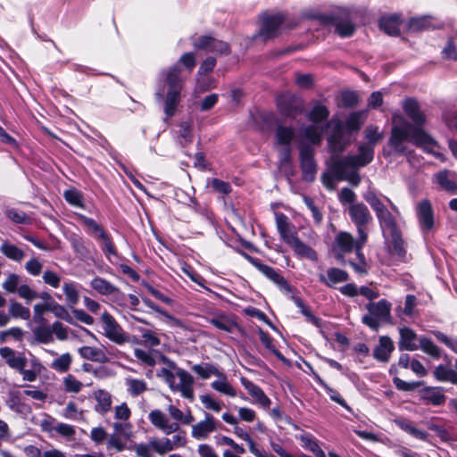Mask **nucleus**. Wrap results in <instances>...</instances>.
Wrapping results in <instances>:
<instances>
[{"mask_svg": "<svg viewBox=\"0 0 457 457\" xmlns=\"http://www.w3.org/2000/svg\"><path fill=\"white\" fill-rule=\"evenodd\" d=\"M436 182L445 191L452 194L457 193V183L449 179L447 170H441L435 175Z\"/></svg>", "mask_w": 457, "mask_h": 457, "instance_id": "nucleus-42", "label": "nucleus"}, {"mask_svg": "<svg viewBox=\"0 0 457 457\" xmlns=\"http://www.w3.org/2000/svg\"><path fill=\"white\" fill-rule=\"evenodd\" d=\"M359 103V96L354 91L345 90L341 93V105L345 108H353Z\"/></svg>", "mask_w": 457, "mask_h": 457, "instance_id": "nucleus-61", "label": "nucleus"}, {"mask_svg": "<svg viewBox=\"0 0 457 457\" xmlns=\"http://www.w3.org/2000/svg\"><path fill=\"white\" fill-rule=\"evenodd\" d=\"M211 187L215 192L222 194L224 195H228L232 192V187L228 182H226L217 178H213L212 179Z\"/></svg>", "mask_w": 457, "mask_h": 457, "instance_id": "nucleus-64", "label": "nucleus"}, {"mask_svg": "<svg viewBox=\"0 0 457 457\" xmlns=\"http://www.w3.org/2000/svg\"><path fill=\"white\" fill-rule=\"evenodd\" d=\"M210 323L212 325H213L215 328H217L218 329L226 331L228 333H232L235 328H237L240 332H242L244 330L240 325H238L236 321L228 319L225 315L212 318L210 320Z\"/></svg>", "mask_w": 457, "mask_h": 457, "instance_id": "nucleus-33", "label": "nucleus"}, {"mask_svg": "<svg viewBox=\"0 0 457 457\" xmlns=\"http://www.w3.org/2000/svg\"><path fill=\"white\" fill-rule=\"evenodd\" d=\"M97 404L95 407L96 411L104 414L111 410V395L104 390H99L96 395Z\"/></svg>", "mask_w": 457, "mask_h": 457, "instance_id": "nucleus-47", "label": "nucleus"}, {"mask_svg": "<svg viewBox=\"0 0 457 457\" xmlns=\"http://www.w3.org/2000/svg\"><path fill=\"white\" fill-rule=\"evenodd\" d=\"M410 128H411V123L407 120H403L401 124L392 127L387 144L397 155H405L407 154V147L404 143L410 141Z\"/></svg>", "mask_w": 457, "mask_h": 457, "instance_id": "nucleus-12", "label": "nucleus"}, {"mask_svg": "<svg viewBox=\"0 0 457 457\" xmlns=\"http://www.w3.org/2000/svg\"><path fill=\"white\" fill-rule=\"evenodd\" d=\"M403 109L405 114L411 120L415 125H424L426 122V116L420 111L418 101L414 98H407L403 104Z\"/></svg>", "mask_w": 457, "mask_h": 457, "instance_id": "nucleus-27", "label": "nucleus"}, {"mask_svg": "<svg viewBox=\"0 0 457 457\" xmlns=\"http://www.w3.org/2000/svg\"><path fill=\"white\" fill-rule=\"evenodd\" d=\"M129 392L132 396H137L144 393L147 387L143 379L131 378L128 381Z\"/></svg>", "mask_w": 457, "mask_h": 457, "instance_id": "nucleus-62", "label": "nucleus"}, {"mask_svg": "<svg viewBox=\"0 0 457 457\" xmlns=\"http://www.w3.org/2000/svg\"><path fill=\"white\" fill-rule=\"evenodd\" d=\"M0 356L4 359L6 364L12 370L22 375L24 381L34 382L37 380L40 372L37 370H26L28 359L22 353H17L11 347L4 346L0 348Z\"/></svg>", "mask_w": 457, "mask_h": 457, "instance_id": "nucleus-6", "label": "nucleus"}, {"mask_svg": "<svg viewBox=\"0 0 457 457\" xmlns=\"http://www.w3.org/2000/svg\"><path fill=\"white\" fill-rule=\"evenodd\" d=\"M237 252L262 275L273 282L281 292L293 294L290 299L300 309L301 313L305 317L307 322L312 323L316 328L322 327V320L312 313L311 307L306 305L300 296L294 295L295 292H298L297 288L293 287L278 270L268 264L262 263L261 260L246 253L243 250H238Z\"/></svg>", "mask_w": 457, "mask_h": 457, "instance_id": "nucleus-1", "label": "nucleus"}, {"mask_svg": "<svg viewBox=\"0 0 457 457\" xmlns=\"http://www.w3.org/2000/svg\"><path fill=\"white\" fill-rule=\"evenodd\" d=\"M34 335L39 343L48 344L53 341V331L49 327L38 326L34 329Z\"/></svg>", "mask_w": 457, "mask_h": 457, "instance_id": "nucleus-59", "label": "nucleus"}, {"mask_svg": "<svg viewBox=\"0 0 457 457\" xmlns=\"http://www.w3.org/2000/svg\"><path fill=\"white\" fill-rule=\"evenodd\" d=\"M9 314L14 319L21 318L22 320H29L30 318L29 309L15 301L11 302L10 303Z\"/></svg>", "mask_w": 457, "mask_h": 457, "instance_id": "nucleus-53", "label": "nucleus"}, {"mask_svg": "<svg viewBox=\"0 0 457 457\" xmlns=\"http://www.w3.org/2000/svg\"><path fill=\"white\" fill-rule=\"evenodd\" d=\"M71 245L74 253L80 258L84 259L89 255V249L85 244L84 239L79 236H74L71 239Z\"/></svg>", "mask_w": 457, "mask_h": 457, "instance_id": "nucleus-54", "label": "nucleus"}, {"mask_svg": "<svg viewBox=\"0 0 457 457\" xmlns=\"http://www.w3.org/2000/svg\"><path fill=\"white\" fill-rule=\"evenodd\" d=\"M440 26L435 23V19L430 15L411 17L406 23V30L411 33L435 30Z\"/></svg>", "mask_w": 457, "mask_h": 457, "instance_id": "nucleus-21", "label": "nucleus"}, {"mask_svg": "<svg viewBox=\"0 0 457 457\" xmlns=\"http://www.w3.org/2000/svg\"><path fill=\"white\" fill-rule=\"evenodd\" d=\"M192 46L196 51H205L215 53L220 55H228L231 54V47L226 41L220 40L212 35H201L192 42Z\"/></svg>", "mask_w": 457, "mask_h": 457, "instance_id": "nucleus-11", "label": "nucleus"}, {"mask_svg": "<svg viewBox=\"0 0 457 457\" xmlns=\"http://www.w3.org/2000/svg\"><path fill=\"white\" fill-rule=\"evenodd\" d=\"M329 110L326 105L317 103L308 113L307 118L313 123H320L327 120L329 117Z\"/></svg>", "mask_w": 457, "mask_h": 457, "instance_id": "nucleus-41", "label": "nucleus"}, {"mask_svg": "<svg viewBox=\"0 0 457 457\" xmlns=\"http://www.w3.org/2000/svg\"><path fill=\"white\" fill-rule=\"evenodd\" d=\"M258 334H259V338H260L261 342L264 345V346L268 350H270L278 360H280L282 361H287L286 357L274 345V339L271 337V336L268 332H266L262 328H259Z\"/></svg>", "mask_w": 457, "mask_h": 457, "instance_id": "nucleus-44", "label": "nucleus"}, {"mask_svg": "<svg viewBox=\"0 0 457 457\" xmlns=\"http://www.w3.org/2000/svg\"><path fill=\"white\" fill-rule=\"evenodd\" d=\"M411 360L412 359H411L410 354L402 353L398 359V361L391 364L389 368L388 373L390 376H393V383L396 389L399 391L410 392L424 385V381L406 382L397 376L399 373V369L411 368Z\"/></svg>", "mask_w": 457, "mask_h": 457, "instance_id": "nucleus-10", "label": "nucleus"}, {"mask_svg": "<svg viewBox=\"0 0 457 457\" xmlns=\"http://www.w3.org/2000/svg\"><path fill=\"white\" fill-rule=\"evenodd\" d=\"M390 236L393 253L397 256L400 262H404L407 251L400 228L390 231Z\"/></svg>", "mask_w": 457, "mask_h": 457, "instance_id": "nucleus-31", "label": "nucleus"}, {"mask_svg": "<svg viewBox=\"0 0 457 457\" xmlns=\"http://www.w3.org/2000/svg\"><path fill=\"white\" fill-rule=\"evenodd\" d=\"M180 70L177 64L171 66L165 78V82L168 86V91L181 92L182 82L179 79Z\"/></svg>", "mask_w": 457, "mask_h": 457, "instance_id": "nucleus-35", "label": "nucleus"}, {"mask_svg": "<svg viewBox=\"0 0 457 457\" xmlns=\"http://www.w3.org/2000/svg\"><path fill=\"white\" fill-rule=\"evenodd\" d=\"M300 168L302 179L306 182H312L317 172V164L314 159V149L309 144L299 146Z\"/></svg>", "mask_w": 457, "mask_h": 457, "instance_id": "nucleus-14", "label": "nucleus"}, {"mask_svg": "<svg viewBox=\"0 0 457 457\" xmlns=\"http://www.w3.org/2000/svg\"><path fill=\"white\" fill-rule=\"evenodd\" d=\"M328 151L335 158H338L345 148L349 145V140L345 139L343 122L338 120L332 133L328 137ZM334 158V156L332 157Z\"/></svg>", "mask_w": 457, "mask_h": 457, "instance_id": "nucleus-15", "label": "nucleus"}, {"mask_svg": "<svg viewBox=\"0 0 457 457\" xmlns=\"http://www.w3.org/2000/svg\"><path fill=\"white\" fill-rule=\"evenodd\" d=\"M63 293L66 296L67 303L72 308L79 301V292L74 283H64L62 287Z\"/></svg>", "mask_w": 457, "mask_h": 457, "instance_id": "nucleus-56", "label": "nucleus"}, {"mask_svg": "<svg viewBox=\"0 0 457 457\" xmlns=\"http://www.w3.org/2000/svg\"><path fill=\"white\" fill-rule=\"evenodd\" d=\"M104 325V336L112 342L121 345L129 342V335L124 332L120 325L114 317L107 311H104L101 316Z\"/></svg>", "mask_w": 457, "mask_h": 457, "instance_id": "nucleus-13", "label": "nucleus"}, {"mask_svg": "<svg viewBox=\"0 0 457 457\" xmlns=\"http://www.w3.org/2000/svg\"><path fill=\"white\" fill-rule=\"evenodd\" d=\"M395 349V344L390 337L380 336L378 344L373 349V358L379 362L386 363L389 361Z\"/></svg>", "mask_w": 457, "mask_h": 457, "instance_id": "nucleus-19", "label": "nucleus"}, {"mask_svg": "<svg viewBox=\"0 0 457 457\" xmlns=\"http://www.w3.org/2000/svg\"><path fill=\"white\" fill-rule=\"evenodd\" d=\"M148 419L152 425L161 430L164 429L168 421L166 415L159 409L151 411L148 415Z\"/></svg>", "mask_w": 457, "mask_h": 457, "instance_id": "nucleus-58", "label": "nucleus"}, {"mask_svg": "<svg viewBox=\"0 0 457 457\" xmlns=\"http://www.w3.org/2000/svg\"><path fill=\"white\" fill-rule=\"evenodd\" d=\"M162 361L169 368H162L161 373L172 391H179L181 395L190 401L194 400L193 377L185 370L178 368L176 363L162 355Z\"/></svg>", "mask_w": 457, "mask_h": 457, "instance_id": "nucleus-3", "label": "nucleus"}, {"mask_svg": "<svg viewBox=\"0 0 457 457\" xmlns=\"http://www.w3.org/2000/svg\"><path fill=\"white\" fill-rule=\"evenodd\" d=\"M71 362V354L70 353H65L53 361L51 368L59 373H64L70 370Z\"/></svg>", "mask_w": 457, "mask_h": 457, "instance_id": "nucleus-49", "label": "nucleus"}, {"mask_svg": "<svg viewBox=\"0 0 457 457\" xmlns=\"http://www.w3.org/2000/svg\"><path fill=\"white\" fill-rule=\"evenodd\" d=\"M382 134L378 131V127L377 126H368L365 129V138L368 140V144H365L366 145H369L374 149V145L378 143L382 138Z\"/></svg>", "mask_w": 457, "mask_h": 457, "instance_id": "nucleus-60", "label": "nucleus"}, {"mask_svg": "<svg viewBox=\"0 0 457 457\" xmlns=\"http://www.w3.org/2000/svg\"><path fill=\"white\" fill-rule=\"evenodd\" d=\"M377 219L381 227L385 226L389 229V231H393L395 229L399 228L397 226V222L394 215L384 206L382 209L376 212Z\"/></svg>", "mask_w": 457, "mask_h": 457, "instance_id": "nucleus-43", "label": "nucleus"}, {"mask_svg": "<svg viewBox=\"0 0 457 457\" xmlns=\"http://www.w3.org/2000/svg\"><path fill=\"white\" fill-rule=\"evenodd\" d=\"M312 17V19L318 21L322 26H335V32L343 38L352 37L356 30V26L354 23H353L350 20H345L338 14L317 13Z\"/></svg>", "mask_w": 457, "mask_h": 457, "instance_id": "nucleus-8", "label": "nucleus"}, {"mask_svg": "<svg viewBox=\"0 0 457 457\" xmlns=\"http://www.w3.org/2000/svg\"><path fill=\"white\" fill-rule=\"evenodd\" d=\"M223 378L222 381L215 380L213 381L211 386L212 387L226 395H228L230 397H235L237 395L236 389L227 381L226 376L222 373L220 376Z\"/></svg>", "mask_w": 457, "mask_h": 457, "instance_id": "nucleus-52", "label": "nucleus"}, {"mask_svg": "<svg viewBox=\"0 0 457 457\" xmlns=\"http://www.w3.org/2000/svg\"><path fill=\"white\" fill-rule=\"evenodd\" d=\"M240 382L247 393L253 397L254 402L260 404L264 409H269L271 404V400L265 394L261 386L254 384L253 381L245 377L240 378Z\"/></svg>", "mask_w": 457, "mask_h": 457, "instance_id": "nucleus-18", "label": "nucleus"}, {"mask_svg": "<svg viewBox=\"0 0 457 457\" xmlns=\"http://www.w3.org/2000/svg\"><path fill=\"white\" fill-rule=\"evenodd\" d=\"M417 333L409 327L399 328L398 349L400 351H416L419 349L416 341H419Z\"/></svg>", "mask_w": 457, "mask_h": 457, "instance_id": "nucleus-23", "label": "nucleus"}, {"mask_svg": "<svg viewBox=\"0 0 457 457\" xmlns=\"http://www.w3.org/2000/svg\"><path fill=\"white\" fill-rule=\"evenodd\" d=\"M51 312L54 314L55 317L66 321L69 324L74 325L75 322L73 318L71 316L69 312L63 305L59 304L58 303L52 301L51 302Z\"/></svg>", "mask_w": 457, "mask_h": 457, "instance_id": "nucleus-57", "label": "nucleus"}, {"mask_svg": "<svg viewBox=\"0 0 457 457\" xmlns=\"http://www.w3.org/2000/svg\"><path fill=\"white\" fill-rule=\"evenodd\" d=\"M78 353L81 358L87 361L99 363H106L109 361L106 353L100 348L84 345L78 349Z\"/></svg>", "mask_w": 457, "mask_h": 457, "instance_id": "nucleus-30", "label": "nucleus"}, {"mask_svg": "<svg viewBox=\"0 0 457 457\" xmlns=\"http://www.w3.org/2000/svg\"><path fill=\"white\" fill-rule=\"evenodd\" d=\"M180 93L177 91H167L165 103H164V112L167 118H171L175 115L177 107L180 102Z\"/></svg>", "mask_w": 457, "mask_h": 457, "instance_id": "nucleus-38", "label": "nucleus"}, {"mask_svg": "<svg viewBox=\"0 0 457 457\" xmlns=\"http://www.w3.org/2000/svg\"><path fill=\"white\" fill-rule=\"evenodd\" d=\"M147 445L160 455H164L166 453L170 452L176 448L174 443L166 437L163 438L162 441L153 438L148 442Z\"/></svg>", "mask_w": 457, "mask_h": 457, "instance_id": "nucleus-46", "label": "nucleus"}, {"mask_svg": "<svg viewBox=\"0 0 457 457\" xmlns=\"http://www.w3.org/2000/svg\"><path fill=\"white\" fill-rule=\"evenodd\" d=\"M348 213L356 228L367 227L373 220L370 210L363 203L351 204L348 208Z\"/></svg>", "mask_w": 457, "mask_h": 457, "instance_id": "nucleus-17", "label": "nucleus"}, {"mask_svg": "<svg viewBox=\"0 0 457 457\" xmlns=\"http://www.w3.org/2000/svg\"><path fill=\"white\" fill-rule=\"evenodd\" d=\"M193 372L202 379H208L211 376H221L222 373L212 363L202 362L191 367Z\"/></svg>", "mask_w": 457, "mask_h": 457, "instance_id": "nucleus-36", "label": "nucleus"}, {"mask_svg": "<svg viewBox=\"0 0 457 457\" xmlns=\"http://www.w3.org/2000/svg\"><path fill=\"white\" fill-rule=\"evenodd\" d=\"M434 376L438 381H449L453 385H457V372L443 364H439L436 367Z\"/></svg>", "mask_w": 457, "mask_h": 457, "instance_id": "nucleus-40", "label": "nucleus"}, {"mask_svg": "<svg viewBox=\"0 0 457 457\" xmlns=\"http://www.w3.org/2000/svg\"><path fill=\"white\" fill-rule=\"evenodd\" d=\"M216 429V422L213 416L210 413H205V420L192 427L191 435L195 439H205L210 433Z\"/></svg>", "mask_w": 457, "mask_h": 457, "instance_id": "nucleus-26", "label": "nucleus"}, {"mask_svg": "<svg viewBox=\"0 0 457 457\" xmlns=\"http://www.w3.org/2000/svg\"><path fill=\"white\" fill-rule=\"evenodd\" d=\"M349 279L348 273L339 268H330L327 271V276L324 274L319 275V281L328 287H333L335 284L345 282Z\"/></svg>", "mask_w": 457, "mask_h": 457, "instance_id": "nucleus-28", "label": "nucleus"}, {"mask_svg": "<svg viewBox=\"0 0 457 457\" xmlns=\"http://www.w3.org/2000/svg\"><path fill=\"white\" fill-rule=\"evenodd\" d=\"M336 243L343 253H352L355 248L354 239L348 232L341 231L336 237Z\"/></svg>", "mask_w": 457, "mask_h": 457, "instance_id": "nucleus-37", "label": "nucleus"}, {"mask_svg": "<svg viewBox=\"0 0 457 457\" xmlns=\"http://www.w3.org/2000/svg\"><path fill=\"white\" fill-rule=\"evenodd\" d=\"M373 159V148L361 145L356 155H347L342 159L331 158V170L337 176V181L347 180L353 186L357 187L361 183V176L357 170L360 167L367 166Z\"/></svg>", "mask_w": 457, "mask_h": 457, "instance_id": "nucleus-2", "label": "nucleus"}, {"mask_svg": "<svg viewBox=\"0 0 457 457\" xmlns=\"http://www.w3.org/2000/svg\"><path fill=\"white\" fill-rule=\"evenodd\" d=\"M403 20L399 13L383 15L378 20L379 29L388 36L399 37L401 34L400 26Z\"/></svg>", "mask_w": 457, "mask_h": 457, "instance_id": "nucleus-20", "label": "nucleus"}, {"mask_svg": "<svg viewBox=\"0 0 457 457\" xmlns=\"http://www.w3.org/2000/svg\"><path fill=\"white\" fill-rule=\"evenodd\" d=\"M423 125L411 124L410 128V142L417 146L434 145L435 140L423 129Z\"/></svg>", "mask_w": 457, "mask_h": 457, "instance_id": "nucleus-29", "label": "nucleus"}, {"mask_svg": "<svg viewBox=\"0 0 457 457\" xmlns=\"http://www.w3.org/2000/svg\"><path fill=\"white\" fill-rule=\"evenodd\" d=\"M287 245L293 249L295 254L299 258H305L312 262L318 261L317 252L312 247L303 242L298 236L292 237L289 243Z\"/></svg>", "mask_w": 457, "mask_h": 457, "instance_id": "nucleus-24", "label": "nucleus"}, {"mask_svg": "<svg viewBox=\"0 0 457 457\" xmlns=\"http://www.w3.org/2000/svg\"><path fill=\"white\" fill-rule=\"evenodd\" d=\"M6 217L16 224L29 225L31 223V218L24 212L12 208L5 212Z\"/></svg>", "mask_w": 457, "mask_h": 457, "instance_id": "nucleus-55", "label": "nucleus"}, {"mask_svg": "<svg viewBox=\"0 0 457 457\" xmlns=\"http://www.w3.org/2000/svg\"><path fill=\"white\" fill-rule=\"evenodd\" d=\"M363 120L360 112H352L345 120V132L349 135L359 132Z\"/></svg>", "mask_w": 457, "mask_h": 457, "instance_id": "nucleus-48", "label": "nucleus"}, {"mask_svg": "<svg viewBox=\"0 0 457 457\" xmlns=\"http://www.w3.org/2000/svg\"><path fill=\"white\" fill-rule=\"evenodd\" d=\"M417 217L420 227L424 231H429L435 224L434 210L428 199L420 201L417 207Z\"/></svg>", "mask_w": 457, "mask_h": 457, "instance_id": "nucleus-16", "label": "nucleus"}, {"mask_svg": "<svg viewBox=\"0 0 457 457\" xmlns=\"http://www.w3.org/2000/svg\"><path fill=\"white\" fill-rule=\"evenodd\" d=\"M418 346L424 353L429 355L434 360H439L442 356L441 349L429 337H420Z\"/></svg>", "mask_w": 457, "mask_h": 457, "instance_id": "nucleus-32", "label": "nucleus"}, {"mask_svg": "<svg viewBox=\"0 0 457 457\" xmlns=\"http://www.w3.org/2000/svg\"><path fill=\"white\" fill-rule=\"evenodd\" d=\"M392 304L386 299L378 302H370L366 305L369 313L361 318V322L373 331H378L381 323L392 325L394 323L391 315Z\"/></svg>", "mask_w": 457, "mask_h": 457, "instance_id": "nucleus-5", "label": "nucleus"}, {"mask_svg": "<svg viewBox=\"0 0 457 457\" xmlns=\"http://www.w3.org/2000/svg\"><path fill=\"white\" fill-rule=\"evenodd\" d=\"M397 426L404 432L410 434L413 437L427 441L428 434L426 431L420 430L413 426V423L407 420H396Z\"/></svg>", "mask_w": 457, "mask_h": 457, "instance_id": "nucleus-39", "label": "nucleus"}, {"mask_svg": "<svg viewBox=\"0 0 457 457\" xmlns=\"http://www.w3.org/2000/svg\"><path fill=\"white\" fill-rule=\"evenodd\" d=\"M420 400L427 404L441 406L445 403L446 396L439 386H424L420 391Z\"/></svg>", "mask_w": 457, "mask_h": 457, "instance_id": "nucleus-25", "label": "nucleus"}, {"mask_svg": "<svg viewBox=\"0 0 457 457\" xmlns=\"http://www.w3.org/2000/svg\"><path fill=\"white\" fill-rule=\"evenodd\" d=\"M91 287L103 295H111L119 292V288L101 277H96L90 282Z\"/></svg>", "mask_w": 457, "mask_h": 457, "instance_id": "nucleus-34", "label": "nucleus"}, {"mask_svg": "<svg viewBox=\"0 0 457 457\" xmlns=\"http://www.w3.org/2000/svg\"><path fill=\"white\" fill-rule=\"evenodd\" d=\"M363 199L370 204L375 213L378 212V211L385 206L381 200L377 196L376 193L372 190H369L363 194Z\"/></svg>", "mask_w": 457, "mask_h": 457, "instance_id": "nucleus-63", "label": "nucleus"}, {"mask_svg": "<svg viewBox=\"0 0 457 457\" xmlns=\"http://www.w3.org/2000/svg\"><path fill=\"white\" fill-rule=\"evenodd\" d=\"M261 23L259 36L264 41L273 39L278 37V29L286 21V15L283 12L270 14L268 11L259 14Z\"/></svg>", "mask_w": 457, "mask_h": 457, "instance_id": "nucleus-9", "label": "nucleus"}, {"mask_svg": "<svg viewBox=\"0 0 457 457\" xmlns=\"http://www.w3.org/2000/svg\"><path fill=\"white\" fill-rule=\"evenodd\" d=\"M278 112L284 118L295 120L304 112V100L291 92H283L276 97Z\"/></svg>", "mask_w": 457, "mask_h": 457, "instance_id": "nucleus-7", "label": "nucleus"}, {"mask_svg": "<svg viewBox=\"0 0 457 457\" xmlns=\"http://www.w3.org/2000/svg\"><path fill=\"white\" fill-rule=\"evenodd\" d=\"M0 251L5 257L15 262H21L25 256L23 250L8 242L2 244Z\"/></svg>", "mask_w": 457, "mask_h": 457, "instance_id": "nucleus-45", "label": "nucleus"}, {"mask_svg": "<svg viewBox=\"0 0 457 457\" xmlns=\"http://www.w3.org/2000/svg\"><path fill=\"white\" fill-rule=\"evenodd\" d=\"M276 137L279 145H290L295 137V129L292 127L278 125L276 129Z\"/></svg>", "mask_w": 457, "mask_h": 457, "instance_id": "nucleus-50", "label": "nucleus"}, {"mask_svg": "<svg viewBox=\"0 0 457 457\" xmlns=\"http://www.w3.org/2000/svg\"><path fill=\"white\" fill-rule=\"evenodd\" d=\"M63 197L70 205L85 208L84 196L80 191L75 188L67 189L63 193Z\"/></svg>", "mask_w": 457, "mask_h": 457, "instance_id": "nucleus-51", "label": "nucleus"}, {"mask_svg": "<svg viewBox=\"0 0 457 457\" xmlns=\"http://www.w3.org/2000/svg\"><path fill=\"white\" fill-rule=\"evenodd\" d=\"M78 220L87 228V233L102 242L101 250L104 256L109 259L111 256H117L118 250L112 235L104 227L94 219L82 213H76Z\"/></svg>", "mask_w": 457, "mask_h": 457, "instance_id": "nucleus-4", "label": "nucleus"}, {"mask_svg": "<svg viewBox=\"0 0 457 457\" xmlns=\"http://www.w3.org/2000/svg\"><path fill=\"white\" fill-rule=\"evenodd\" d=\"M276 226L281 239L289 243L292 237L297 236L295 225L289 220L288 217L283 212H276Z\"/></svg>", "mask_w": 457, "mask_h": 457, "instance_id": "nucleus-22", "label": "nucleus"}]
</instances>
